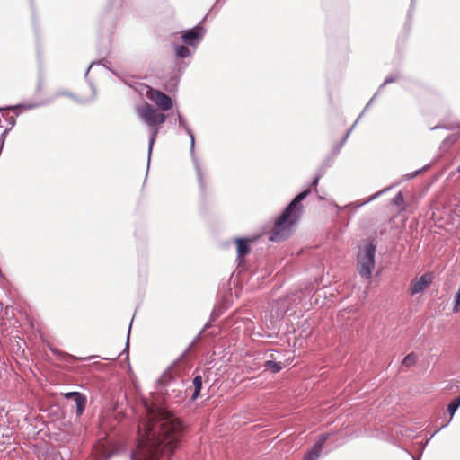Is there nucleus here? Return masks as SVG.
<instances>
[{
    "instance_id": "nucleus-11",
    "label": "nucleus",
    "mask_w": 460,
    "mask_h": 460,
    "mask_svg": "<svg viewBox=\"0 0 460 460\" xmlns=\"http://www.w3.org/2000/svg\"><path fill=\"white\" fill-rule=\"evenodd\" d=\"M192 385L194 386V392L191 395V400L195 401L199 397L202 388V377L200 375H198L193 378Z\"/></svg>"
},
{
    "instance_id": "nucleus-9",
    "label": "nucleus",
    "mask_w": 460,
    "mask_h": 460,
    "mask_svg": "<svg viewBox=\"0 0 460 460\" xmlns=\"http://www.w3.org/2000/svg\"><path fill=\"white\" fill-rule=\"evenodd\" d=\"M328 438V435L323 434L320 436L318 440L315 442L314 447L305 456L304 460H317L322 452L323 447Z\"/></svg>"
},
{
    "instance_id": "nucleus-21",
    "label": "nucleus",
    "mask_w": 460,
    "mask_h": 460,
    "mask_svg": "<svg viewBox=\"0 0 460 460\" xmlns=\"http://www.w3.org/2000/svg\"><path fill=\"white\" fill-rule=\"evenodd\" d=\"M318 181H319V177H316V178L314 179V181H313V184H312V185H313V186H316V185H317V183H318Z\"/></svg>"
},
{
    "instance_id": "nucleus-16",
    "label": "nucleus",
    "mask_w": 460,
    "mask_h": 460,
    "mask_svg": "<svg viewBox=\"0 0 460 460\" xmlns=\"http://www.w3.org/2000/svg\"><path fill=\"white\" fill-rule=\"evenodd\" d=\"M197 176L199 180V183L201 189H204V173L200 171V169H197Z\"/></svg>"
},
{
    "instance_id": "nucleus-13",
    "label": "nucleus",
    "mask_w": 460,
    "mask_h": 460,
    "mask_svg": "<svg viewBox=\"0 0 460 460\" xmlns=\"http://www.w3.org/2000/svg\"><path fill=\"white\" fill-rule=\"evenodd\" d=\"M460 407V396L455 398L447 407V411L451 415V418L455 414V412L457 411V409Z\"/></svg>"
},
{
    "instance_id": "nucleus-2",
    "label": "nucleus",
    "mask_w": 460,
    "mask_h": 460,
    "mask_svg": "<svg viewBox=\"0 0 460 460\" xmlns=\"http://www.w3.org/2000/svg\"><path fill=\"white\" fill-rule=\"evenodd\" d=\"M309 193L310 190H306L298 194L277 218L274 226L269 234L270 241L278 242L289 236L293 225L298 220L302 212L303 207L300 203Z\"/></svg>"
},
{
    "instance_id": "nucleus-3",
    "label": "nucleus",
    "mask_w": 460,
    "mask_h": 460,
    "mask_svg": "<svg viewBox=\"0 0 460 460\" xmlns=\"http://www.w3.org/2000/svg\"><path fill=\"white\" fill-rule=\"evenodd\" d=\"M139 118L151 128L150 147L154 145L158 134V128L166 120V115L146 102L137 108Z\"/></svg>"
},
{
    "instance_id": "nucleus-19",
    "label": "nucleus",
    "mask_w": 460,
    "mask_h": 460,
    "mask_svg": "<svg viewBox=\"0 0 460 460\" xmlns=\"http://www.w3.org/2000/svg\"><path fill=\"white\" fill-rule=\"evenodd\" d=\"M404 453L406 454L407 457L410 460H420V459H417L411 452L404 450Z\"/></svg>"
},
{
    "instance_id": "nucleus-15",
    "label": "nucleus",
    "mask_w": 460,
    "mask_h": 460,
    "mask_svg": "<svg viewBox=\"0 0 460 460\" xmlns=\"http://www.w3.org/2000/svg\"><path fill=\"white\" fill-rule=\"evenodd\" d=\"M417 360V355L414 353H411L404 357V367H410L415 364Z\"/></svg>"
},
{
    "instance_id": "nucleus-17",
    "label": "nucleus",
    "mask_w": 460,
    "mask_h": 460,
    "mask_svg": "<svg viewBox=\"0 0 460 460\" xmlns=\"http://www.w3.org/2000/svg\"><path fill=\"white\" fill-rule=\"evenodd\" d=\"M457 138H458V136H456V135L453 134V135L448 136V137L445 139V141H444V142H445L446 144H447V143H448V144H453V143H455V142L457 140Z\"/></svg>"
},
{
    "instance_id": "nucleus-18",
    "label": "nucleus",
    "mask_w": 460,
    "mask_h": 460,
    "mask_svg": "<svg viewBox=\"0 0 460 460\" xmlns=\"http://www.w3.org/2000/svg\"><path fill=\"white\" fill-rule=\"evenodd\" d=\"M393 202L396 205H399L401 202H402V192L399 191L395 198L393 199Z\"/></svg>"
},
{
    "instance_id": "nucleus-5",
    "label": "nucleus",
    "mask_w": 460,
    "mask_h": 460,
    "mask_svg": "<svg viewBox=\"0 0 460 460\" xmlns=\"http://www.w3.org/2000/svg\"><path fill=\"white\" fill-rule=\"evenodd\" d=\"M146 96L153 102L161 111H167L173 106L172 98L164 93L146 85Z\"/></svg>"
},
{
    "instance_id": "nucleus-6",
    "label": "nucleus",
    "mask_w": 460,
    "mask_h": 460,
    "mask_svg": "<svg viewBox=\"0 0 460 460\" xmlns=\"http://www.w3.org/2000/svg\"><path fill=\"white\" fill-rule=\"evenodd\" d=\"M433 276L431 273H425L418 279H415L411 283V294L416 295L423 292L432 282Z\"/></svg>"
},
{
    "instance_id": "nucleus-4",
    "label": "nucleus",
    "mask_w": 460,
    "mask_h": 460,
    "mask_svg": "<svg viewBox=\"0 0 460 460\" xmlns=\"http://www.w3.org/2000/svg\"><path fill=\"white\" fill-rule=\"evenodd\" d=\"M375 253L376 245L373 243H368L359 248L357 270L362 278L369 279L372 275V270L375 267Z\"/></svg>"
},
{
    "instance_id": "nucleus-7",
    "label": "nucleus",
    "mask_w": 460,
    "mask_h": 460,
    "mask_svg": "<svg viewBox=\"0 0 460 460\" xmlns=\"http://www.w3.org/2000/svg\"><path fill=\"white\" fill-rule=\"evenodd\" d=\"M204 32L205 31L203 27L196 26L195 28L185 31L182 34V40L186 44L193 46L200 40Z\"/></svg>"
},
{
    "instance_id": "nucleus-20",
    "label": "nucleus",
    "mask_w": 460,
    "mask_h": 460,
    "mask_svg": "<svg viewBox=\"0 0 460 460\" xmlns=\"http://www.w3.org/2000/svg\"><path fill=\"white\" fill-rule=\"evenodd\" d=\"M0 124H2V115H0ZM5 132H6V130L4 129V126L0 125V133L4 134Z\"/></svg>"
},
{
    "instance_id": "nucleus-12",
    "label": "nucleus",
    "mask_w": 460,
    "mask_h": 460,
    "mask_svg": "<svg viewBox=\"0 0 460 460\" xmlns=\"http://www.w3.org/2000/svg\"><path fill=\"white\" fill-rule=\"evenodd\" d=\"M264 367H266V369L271 371L272 373H278L282 368L280 363L274 362L272 360L266 361Z\"/></svg>"
},
{
    "instance_id": "nucleus-8",
    "label": "nucleus",
    "mask_w": 460,
    "mask_h": 460,
    "mask_svg": "<svg viewBox=\"0 0 460 460\" xmlns=\"http://www.w3.org/2000/svg\"><path fill=\"white\" fill-rule=\"evenodd\" d=\"M64 396L67 399H73L76 405V414L77 416H81L84 410L86 405V396L79 392H69L64 394Z\"/></svg>"
},
{
    "instance_id": "nucleus-23",
    "label": "nucleus",
    "mask_w": 460,
    "mask_h": 460,
    "mask_svg": "<svg viewBox=\"0 0 460 460\" xmlns=\"http://www.w3.org/2000/svg\"><path fill=\"white\" fill-rule=\"evenodd\" d=\"M102 450L106 451L107 449L103 447H102Z\"/></svg>"
},
{
    "instance_id": "nucleus-24",
    "label": "nucleus",
    "mask_w": 460,
    "mask_h": 460,
    "mask_svg": "<svg viewBox=\"0 0 460 460\" xmlns=\"http://www.w3.org/2000/svg\"><path fill=\"white\" fill-rule=\"evenodd\" d=\"M413 176H414V175L412 174V175H410L408 178H409V179H411V178H413Z\"/></svg>"
},
{
    "instance_id": "nucleus-10",
    "label": "nucleus",
    "mask_w": 460,
    "mask_h": 460,
    "mask_svg": "<svg viewBox=\"0 0 460 460\" xmlns=\"http://www.w3.org/2000/svg\"><path fill=\"white\" fill-rule=\"evenodd\" d=\"M235 243L237 246V258L241 261L243 260L244 256L250 252L251 249L246 240L237 238Z\"/></svg>"
},
{
    "instance_id": "nucleus-14",
    "label": "nucleus",
    "mask_w": 460,
    "mask_h": 460,
    "mask_svg": "<svg viewBox=\"0 0 460 460\" xmlns=\"http://www.w3.org/2000/svg\"><path fill=\"white\" fill-rule=\"evenodd\" d=\"M176 54L180 58H187L190 56V49L185 46H179L176 49Z\"/></svg>"
},
{
    "instance_id": "nucleus-1",
    "label": "nucleus",
    "mask_w": 460,
    "mask_h": 460,
    "mask_svg": "<svg viewBox=\"0 0 460 460\" xmlns=\"http://www.w3.org/2000/svg\"><path fill=\"white\" fill-rule=\"evenodd\" d=\"M146 417L138 425V443L132 460H171L183 436L181 420L161 407L143 402Z\"/></svg>"
},
{
    "instance_id": "nucleus-22",
    "label": "nucleus",
    "mask_w": 460,
    "mask_h": 460,
    "mask_svg": "<svg viewBox=\"0 0 460 460\" xmlns=\"http://www.w3.org/2000/svg\"><path fill=\"white\" fill-rule=\"evenodd\" d=\"M456 171L460 172V165L457 167Z\"/></svg>"
}]
</instances>
